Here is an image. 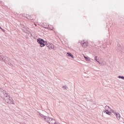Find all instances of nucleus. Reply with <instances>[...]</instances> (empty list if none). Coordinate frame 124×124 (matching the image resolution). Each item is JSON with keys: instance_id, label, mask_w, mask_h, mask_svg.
Listing matches in <instances>:
<instances>
[{"instance_id": "9d476101", "label": "nucleus", "mask_w": 124, "mask_h": 124, "mask_svg": "<svg viewBox=\"0 0 124 124\" xmlns=\"http://www.w3.org/2000/svg\"><path fill=\"white\" fill-rule=\"evenodd\" d=\"M118 49H119L120 51H121V52H123L124 51V47L121 46L119 45H118Z\"/></svg>"}, {"instance_id": "a211bd4d", "label": "nucleus", "mask_w": 124, "mask_h": 124, "mask_svg": "<svg viewBox=\"0 0 124 124\" xmlns=\"http://www.w3.org/2000/svg\"><path fill=\"white\" fill-rule=\"evenodd\" d=\"M94 60H95V61H97V56H95V57H94Z\"/></svg>"}, {"instance_id": "0eeeda50", "label": "nucleus", "mask_w": 124, "mask_h": 124, "mask_svg": "<svg viewBox=\"0 0 124 124\" xmlns=\"http://www.w3.org/2000/svg\"><path fill=\"white\" fill-rule=\"evenodd\" d=\"M114 115H115L117 120H120L121 119V115L118 112H116Z\"/></svg>"}, {"instance_id": "aec40b11", "label": "nucleus", "mask_w": 124, "mask_h": 124, "mask_svg": "<svg viewBox=\"0 0 124 124\" xmlns=\"http://www.w3.org/2000/svg\"><path fill=\"white\" fill-rule=\"evenodd\" d=\"M96 62H98L100 64V62H99V61H96Z\"/></svg>"}, {"instance_id": "1a4fd4ad", "label": "nucleus", "mask_w": 124, "mask_h": 124, "mask_svg": "<svg viewBox=\"0 0 124 124\" xmlns=\"http://www.w3.org/2000/svg\"><path fill=\"white\" fill-rule=\"evenodd\" d=\"M26 18L27 19H28V20H33V18H32V17H31V16H30V15H28L26 16Z\"/></svg>"}, {"instance_id": "ddd939ff", "label": "nucleus", "mask_w": 124, "mask_h": 124, "mask_svg": "<svg viewBox=\"0 0 124 124\" xmlns=\"http://www.w3.org/2000/svg\"><path fill=\"white\" fill-rule=\"evenodd\" d=\"M84 59H85V60L88 62H89L90 61H91V60H90V58L87 57L86 56H84Z\"/></svg>"}, {"instance_id": "6ab92c4d", "label": "nucleus", "mask_w": 124, "mask_h": 124, "mask_svg": "<svg viewBox=\"0 0 124 124\" xmlns=\"http://www.w3.org/2000/svg\"><path fill=\"white\" fill-rule=\"evenodd\" d=\"M0 30H1V31H4V30L2 29V28H1V29H0Z\"/></svg>"}, {"instance_id": "f257e3e1", "label": "nucleus", "mask_w": 124, "mask_h": 124, "mask_svg": "<svg viewBox=\"0 0 124 124\" xmlns=\"http://www.w3.org/2000/svg\"><path fill=\"white\" fill-rule=\"evenodd\" d=\"M0 92L2 93L4 95V100L6 103H8V104H14V101L12 98L9 96V95L6 93V91L3 90V89L0 88Z\"/></svg>"}, {"instance_id": "39448f33", "label": "nucleus", "mask_w": 124, "mask_h": 124, "mask_svg": "<svg viewBox=\"0 0 124 124\" xmlns=\"http://www.w3.org/2000/svg\"><path fill=\"white\" fill-rule=\"evenodd\" d=\"M46 45L49 49V50H55V46L53 44H51L50 43H47L46 42Z\"/></svg>"}, {"instance_id": "f3484780", "label": "nucleus", "mask_w": 124, "mask_h": 124, "mask_svg": "<svg viewBox=\"0 0 124 124\" xmlns=\"http://www.w3.org/2000/svg\"><path fill=\"white\" fill-rule=\"evenodd\" d=\"M62 88L63 89H64V90H67V89H68V88L65 85L63 86Z\"/></svg>"}, {"instance_id": "4468645a", "label": "nucleus", "mask_w": 124, "mask_h": 124, "mask_svg": "<svg viewBox=\"0 0 124 124\" xmlns=\"http://www.w3.org/2000/svg\"><path fill=\"white\" fill-rule=\"evenodd\" d=\"M118 78L119 79H122V80H124V77L122 76H119Z\"/></svg>"}, {"instance_id": "2eb2a0df", "label": "nucleus", "mask_w": 124, "mask_h": 124, "mask_svg": "<svg viewBox=\"0 0 124 124\" xmlns=\"http://www.w3.org/2000/svg\"><path fill=\"white\" fill-rule=\"evenodd\" d=\"M110 111H111V112L113 113V114H114V115L117 113V112H116V111L115 110L112 109L111 108H110Z\"/></svg>"}, {"instance_id": "7ed1b4c3", "label": "nucleus", "mask_w": 124, "mask_h": 124, "mask_svg": "<svg viewBox=\"0 0 124 124\" xmlns=\"http://www.w3.org/2000/svg\"><path fill=\"white\" fill-rule=\"evenodd\" d=\"M0 61H1V62H5V63H7V62H11V59L8 58V57L6 56H3L2 55H0Z\"/></svg>"}, {"instance_id": "9b49d317", "label": "nucleus", "mask_w": 124, "mask_h": 124, "mask_svg": "<svg viewBox=\"0 0 124 124\" xmlns=\"http://www.w3.org/2000/svg\"><path fill=\"white\" fill-rule=\"evenodd\" d=\"M104 113H107V115H111V112H110V111H108V110H104Z\"/></svg>"}, {"instance_id": "20e7f679", "label": "nucleus", "mask_w": 124, "mask_h": 124, "mask_svg": "<svg viewBox=\"0 0 124 124\" xmlns=\"http://www.w3.org/2000/svg\"><path fill=\"white\" fill-rule=\"evenodd\" d=\"M37 42L40 44V47H44L46 44H47V42L44 41L43 39L38 38L37 39Z\"/></svg>"}, {"instance_id": "412c9836", "label": "nucleus", "mask_w": 124, "mask_h": 124, "mask_svg": "<svg viewBox=\"0 0 124 124\" xmlns=\"http://www.w3.org/2000/svg\"><path fill=\"white\" fill-rule=\"evenodd\" d=\"M0 29H1V27L0 26Z\"/></svg>"}, {"instance_id": "6e6552de", "label": "nucleus", "mask_w": 124, "mask_h": 124, "mask_svg": "<svg viewBox=\"0 0 124 124\" xmlns=\"http://www.w3.org/2000/svg\"><path fill=\"white\" fill-rule=\"evenodd\" d=\"M66 55L68 57H70V58H71L72 59H74V56H73V55H72V54L71 53L68 52L66 54Z\"/></svg>"}, {"instance_id": "f8f14e48", "label": "nucleus", "mask_w": 124, "mask_h": 124, "mask_svg": "<svg viewBox=\"0 0 124 124\" xmlns=\"http://www.w3.org/2000/svg\"><path fill=\"white\" fill-rule=\"evenodd\" d=\"M105 110H110V109H111V108H110V107H109V106H106L105 107Z\"/></svg>"}, {"instance_id": "f03ea898", "label": "nucleus", "mask_w": 124, "mask_h": 124, "mask_svg": "<svg viewBox=\"0 0 124 124\" xmlns=\"http://www.w3.org/2000/svg\"><path fill=\"white\" fill-rule=\"evenodd\" d=\"M41 119L44 120L45 122H47L49 124H58L56 122V120L53 118L48 117L47 116H44V115L39 113V114Z\"/></svg>"}, {"instance_id": "4be33fe9", "label": "nucleus", "mask_w": 124, "mask_h": 124, "mask_svg": "<svg viewBox=\"0 0 124 124\" xmlns=\"http://www.w3.org/2000/svg\"><path fill=\"white\" fill-rule=\"evenodd\" d=\"M35 26H36V24H35Z\"/></svg>"}, {"instance_id": "423d86ee", "label": "nucleus", "mask_w": 124, "mask_h": 124, "mask_svg": "<svg viewBox=\"0 0 124 124\" xmlns=\"http://www.w3.org/2000/svg\"><path fill=\"white\" fill-rule=\"evenodd\" d=\"M81 44L82 47H84V48H86V47H88V46L89 45V44H88V43L83 42H82L81 43Z\"/></svg>"}, {"instance_id": "dca6fc26", "label": "nucleus", "mask_w": 124, "mask_h": 124, "mask_svg": "<svg viewBox=\"0 0 124 124\" xmlns=\"http://www.w3.org/2000/svg\"><path fill=\"white\" fill-rule=\"evenodd\" d=\"M54 29V28H51L50 27V26H48V27H47V30H51V31H53V29Z\"/></svg>"}]
</instances>
